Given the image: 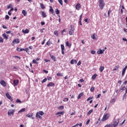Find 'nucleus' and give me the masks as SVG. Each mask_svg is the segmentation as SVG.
<instances>
[{
	"label": "nucleus",
	"instance_id": "nucleus-1",
	"mask_svg": "<svg viewBox=\"0 0 127 127\" xmlns=\"http://www.w3.org/2000/svg\"><path fill=\"white\" fill-rule=\"evenodd\" d=\"M99 6L100 8L102 10L104 8L105 6V2H104V0H99Z\"/></svg>",
	"mask_w": 127,
	"mask_h": 127
},
{
	"label": "nucleus",
	"instance_id": "nucleus-2",
	"mask_svg": "<svg viewBox=\"0 0 127 127\" xmlns=\"http://www.w3.org/2000/svg\"><path fill=\"white\" fill-rule=\"evenodd\" d=\"M109 118H110V114L106 113L103 116V118L102 119V121L105 122V121H107Z\"/></svg>",
	"mask_w": 127,
	"mask_h": 127
},
{
	"label": "nucleus",
	"instance_id": "nucleus-3",
	"mask_svg": "<svg viewBox=\"0 0 127 127\" xmlns=\"http://www.w3.org/2000/svg\"><path fill=\"white\" fill-rule=\"evenodd\" d=\"M15 112V109H10L8 111V116H13L14 115V112Z\"/></svg>",
	"mask_w": 127,
	"mask_h": 127
},
{
	"label": "nucleus",
	"instance_id": "nucleus-4",
	"mask_svg": "<svg viewBox=\"0 0 127 127\" xmlns=\"http://www.w3.org/2000/svg\"><path fill=\"white\" fill-rule=\"evenodd\" d=\"M74 30H75V28H74V26L70 25V29L69 32V35H73Z\"/></svg>",
	"mask_w": 127,
	"mask_h": 127
},
{
	"label": "nucleus",
	"instance_id": "nucleus-5",
	"mask_svg": "<svg viewBox=\"0 0 127 127\" xmlns=\"http://www.w3.org/2000/svg\"><path fill=\"white\" fill-rule=\"evenodd\" d=\"M119 123H120V119H115L114 121L113 127H117L118 125H119Z\"/></svg>",
	"mask_w": 127,
	"mask_h": 127
},
{
	"label": "nucleus",
	"instance_id": "nucleus-6",
	"mask_svg": "<svg viewBox=\"0 0 127 127\" xmlns=\"http://www.w3.org/2000/svg\"><path fill=\"white\" fill-rule=\"evenodd\" d=\"M104 52H105V50L100 49L97 51V53L98 55H100V54H103Z\"/></svg>",
	"mask_w": 127,
	"mask_h": 127
},
{
	"label": "nucleus",
	"instance_id": "nucleus-7",
	"mask_svg": "<svg viewBox=\"0 0 127 127\" xmlns=\"http://www.w3.org/2000/svg\"><path fill=\"white\" fill-rule=\"evenodd\" d=\"M127 66L126 65L122 70V76L123 77L125 76V74H126V71H127Z\"/></svg>",
	"mask_w": 127,
	"mask_h": 127
},
{
	"label": "nucleus",
	"instance_id": "nucleus-8",
	"mask_svg": "<svg viewBox=\"0 0 127 127\" xmlns=\"http://www.w3.org/2000/svg\"><path fill=\"white\" fill-rule=\"evenodd\" d=\"M61 49H62V54L63 55H64L65 53H64V50H65V47L64 46V45H61Z\"/></svg>",
	"mask_w": 127,
	"mask_h": 127
},
{
	"label": "nucleus",
	"instance_id": "nucleus-9",
	"mask_svg": "<svg viewBox=\"0 0 127 127\" xmlns=\"http://www.w3.org/2000/svg\"><path fill=\"white\" fill-rule=\"evenodd\" d=\"M6 97H7V99L10 100V101H12V98L11 96L9 95V93H6Z\"/></svg>",
	"mask_w": 127,
	"mask_h": 127
},
{
	"label": "nucleus",
	"instance_id": "nucleus-10",
	"mask_svg": "<svg viewBox=\"0 0 127 127\" xmlns=\"http://www.w3.org/2000/svg\"><path fill=\"white\" fill-rule=\"evenodd\" d=\"M19 82V80L18 79H15L13 80V83L14 86H17V85H18Z\"/></svg>",
	"mask_w": 127,
	"mask_h": 127
},
{
	"label": "nucleus",
	"instance_id": "nucleus-11",
	"mask_svg": "<svg viewBox=\"0 0 127 127\" xmlns=\"http://www.w3.org/2000/svg\"><path fill=\"white\" fill-rule=\"evenodd\" d=\"M125 90H127V88L124 85H122L120 88V91L124 92V91H125Z\"/></svg>",
	"mask_w": 127,
	"mask_h": 127
},
{
	"label": "nucleus",
	"instance_id": "nucleus-12",
	"mask_svg": "<svg viewBox=\"0 0 127 127\" xmlns=\"http://www.w3.org/2000/svg\"><path fill=\"white\" fill-rule=\"evenodd\" d=\"M81 8V4L80 3H77L76 5H75V8L76 9H77V10H79Z\"/></svg>",
	"mask_w": 127,
	"mask_h": 127
},
{
	"label": "nucleus",
	"instance_id": "nucleus-13",
	"mask_svg": "<svg viewBox=\"0 0 127 127\" xmlns=\"http://www.w3.org/2000/svg\"><path fill=\"white\" fill-rule=\"evenodd\" d=\"M0 83L3 87H5V86H6V83L4 80H1Z\"/></svg>",
	"mask_w": 127,
	"mask_h": 127
},
{
	"label": "nucleus",
	"instance_id": "nucleus-14",
	"mask_svg": "<svg viewBox=\"0 0 127 127\" xmlns=\"http://www.w3.org/2000/svg\"><path fill=\"white\" fill-rule=\"evenodd\" d=\"M2 36L3 37L4 39L7 40L8 39V35H7L5 33H4L2 35Z\"/></svg>",
	"mask_w": 127,
	"mask_h": 127
},
{
	"label": "nucleus",
	"instance_id": "nucleus-15",
	"mask_svg": "<svg viewBox=\"0 0 127 127\" xmlns=\"http://www.w3.org/2000/svg\"><path fill=\"white\" fill-rule=\"evenodd\" d=\"M22 32L24 34H26V33H29V30H28V29H26L25 30H22Z\"/></svg>",
	"mask_w": 127,
	"mask_h": 127
},
{
	"label": "nucleus",
	"instance_id": "nucleus-16",
	"mask_svg": "<svg viewBox=\"0 0 127 127\" xmlns=\"http://www.w3.org/2000/svg\"><path fill=\"white\" fill-rule=\"evenodd\" d=\"M41 13H42V17H43V18H45V17L47 16V15L45 13L44 11H42Z\"/></svg>",
	"mask_w": 127,
	"mask_h": 127
},
{
	"label": "nucleus",
	"instance_id": "nucleus-17",
	"mask_svg": "<svg viewBox=\"0 0 127 127\" xmlns=\"http://www.w3.org/2000/svg\"><path fill=\"white\" fill-rule=\"evenodd\" d=\"M12 43L13 44L16 43L17 44L18 43H19V39H14V40L12 41Z\"/></svg>",
	"mask_w": 127,
	"mask_h": 127
},
{
	"label": "nucleus",
	"instance_id": "nucleus-18",
	"mask_svg": "<svg viewBox=\"0 0 127 127\" xmlns=\"http://www.w3.org/2000/svg\"><path fill=\"white\" fill-rule=\"evenodd\" d=\"M65 45H66V46H67L69 48H71V46L72 45L71 44H70L68 41H67L65 43Z\"/></svg>",
	"mask_w": 127,
	"mask_h": 127
},
{
	"label": "nucleus",
	"instance_id": "nucleus-19",
	"mask_svg": "<svg viewBox=\"0 0 127 127\" xmlns=\"http://www.w3.org/2000/svg\"><path fill=\"white\" fill-rule=\"evenodd\" d=\"M53 86H55V84L53 82H50L47 84V87H53Z\"/></svg>",
	"mask_w": 127,
	"mask_h": 127
},
{
	"label": "nucleus",
	"instance_id": "nucleus-20",
	"mask_svg": "<svg viewBox=\"0 0 127 127\" xmlns=\"http://www.w3.org/2000/svg\"><path fill=\"white\" fill-rule=\"evenodd\" d=\"M33 116V113H29L26 115V117H27L28 118H32V119Z\"/></svg>",
	"mask_w": 127,
	"mask_h": 127
},
{
	"label": "nucleus",
	"instance_id": "nucleus-21",
	"mask_svg": "<svg viewBox=\"0 0 127 127\" xmlns=\"http://www.w3.org/2000/svg\"><path fill=\"white\" fill-rule=\"evenodd\" d=\"M71 64H77V61L76 60H71L70 61Z\"/></svg>",
	"mask_w": 127,
	"mask_h": 127
},
{
	"label": "nucleus",
	"instance_id": "nucleus-22",
	"mask_svg": "<svg viewBox=\"0 0 127 127\" xmlns=\"http://www.w3.org/2000/svg\"><path fill=\"white\" fill-rule=\"evenodd\" d=\"M84 95V93L81 92V93H80L78 96H77V99L79 100V99H81V97H82V96H83Z\"/></svg>",
	"mask_w": 127,
	"mask_h": 127
},
{
	"label": "nucleus",
	"instance_id": "nucleus-23",
	"mask_svg": "<svg viewBox=\"0 0 127 127\" xmlns=\"http://www.w3.org/2000/svg\"><path fill=\"white\" fill-rule=\"evenodd\" d=\"M105 69V67L104 66H100L99 68V71L100 72H102L103 71H104Z\"/></svg>",
	"mask_w": 127,
	"mask_h": 127
},
{
	"label": "nucleus",
	"instance_id": "nucleus-24",
	"mask_svg": "<svg viewBox=\"0 0 127 127\" xmlns=\"http://www.w3.org/2000/svg\"><path fill=\"white\" fill-rule=\"evenodd\" d=\"M50 57L53 61L54 62L56 61V58L54 57V56L50 55Z\"/></svg>",
	"mask_w": 127,
	"mask_h": 127
},
{
	"label": "nucleus",
	"instance_id": "nucleus-25",
	"mask_svg": "<svg viewBox=\"0 0 127 127\" xmlns=\"http://www.w3.org/2000/svg\"><path fill=\"white\" fill-rule=\"evenodd\" d=\"M119 68H120V65H116L113 71H117V70H119Z\"/></svg>",
	"mask_w": 127,
	"mask_h": 127
},
{
	"label": "nucleus",
	"instance_id": "nucleus-26",
	"mask_svg": "<svg viewBox=\"0 0 127 127\" xmlns=\"http://www.w3.org/2000/svg\"><path fill=\"white\" fill-rule=\"evenodd\" d=\"M50 11L52 13V14H53L54 13V10H53V8H52V6H50Z\"/></svg>",
	"mask_w": 127,
	"mask_h": 127
},
{
	"label": "nucleus",
	"instance_id": "nucleus-27",
	"mask_svg": "<svg viewBox=\"0 0 127 127\" xmlns=\"http://www.w3.org/2000/svg\"><path fill=\"white\" fill-rule=\"evenodd\" d=\"M22 13L24 16H26V14H27V12H26V11H25V10H23L22 11Z\"/></svg>",
	"mask_w": 127,
	"mask_h": 127
},
{
	"label": "nucleus",
	"instance_id": "nucleus-28",
	"mask_svg": "<svg viewBox=\"0 0 127 127\" xmlns=\"http://www.w3.org/2000/svg\"><path fill=\"white\" fill-rule=\"evenodd\" d=\"M40 5L42 9H44V8H45V6L43 3H40Z\"/></svg>",
	"mask_w": 127,
	"mask_h": 127
},
{
	"label": "nucleus",
	"instance_id": "nucleus-29",
	"mask_svg": "<svg viewBox=\"0 0 127 127\" xmlns=\"http://www.w3.org/2000/svg\"><path fill=\"white\" fill-rule=\"evenodd\" d=\"M52 44V42L50 41V39L47 42V45L50 46V45Z\"/></svg>",
	"mask_w": 127,
	"mask_h": 127
},
{
	"label": "nucleus",
	"instance_id": "nucleus-30",
	"mask_svg": "<svg viewBox=\"0 0 127 127\" xmlns=\"http://www.w3.org/2000/svg\"><path fill=\"white\" fill-rule=\"evenodd\" d=\"M17 51H19V52H21V51H24V49H20L19 48H17L16 49Z\"/></svg>",
	"mask_w": 127,
	"mask_h": 127
},
{
	"label": "nucleus",
	"instance_id": "nucleus-31",
	"mask_svg": "<svg viewBox=\"0 0 127 127\" xmlns=\"http://www.w3.org/2000/svg\"><path fill=\"white\" fill-rule=\"evenodd\" d=\"M59 115H64V112H58L56 114V116H58Z\"/></svg>",
	"mask_w": 127,
	"mask_h": 127
},
{
	"label": "nucleus",
	"instance_id": "nucleus-32",
	"mask_svg": "<svg viewBox=\"0 0 127 127\" xmlns=\"http://www.w3.org/2000/svg\"><path fill=\"white\" fill-rule=\"evenodd\" d=\"M23 112H25V108H23V109H21L20 110H19L18 111V113L19 114V113H23Z\"/></svg>",
	"mask_w": 127,
	"mask_h": 127
},
{
	"label": "nucleus",
	"instance_id": "nucleus-33",
	"mask_svg": "<svg viewBox=\"0 0 127 127\" xmlns=\"http://www.w3.org/2000/svg\"><path fill=\"white\" fill-rule=\"evenodd\" d=\"M93 109H91L89 111H88V112L87 113V116H89V115H91V114H92V113H93Z\"/></svg>",
	"mask_w": 127,
	"mask_h": 127
},
{
	"label": "nucleus",
	"instance_id": "nucleus-34",
	"mask_svg": "<svg viewBox=\"0 0 127 127\" xmlns=\"http://www.w3.org/2000/svg\"><path fill=\"white\" fill-rule=\"evenodd\" d=\"M56 14H59L60 13V11L58 9V8H56L55 9Z\"/></svg>",
	"mask_w": 127,
	"mask_h": 127
},
{
	"label": "nucleus",
	"instance_id": "nucleus-35",
	"mask_svg": "<svg viewBox=\"0 0 127 127\" xmlns=\"http://www.w3.org/2000/svg\"><path fill=\"white\" fill-rule=\"evenodd\" d=\"M39 115H40V116H43V115H44V112H43V111H39L38 112H37Z\"/></svg>",
	"mask_w": 127,
	"mask_h": 127
},
{
	"label": "nucleus",
	"instance_id": "nucleus-36",
	"mask_svg": "<svg viewBox=\"0 0 127 127\" xmlns=\"http://www.w3.org/2000/svg\"><path fill=\"white\" fill-rule=\"evenodd\" d=\"M57 76H60L61 77H63V74L58 72L57 73Z\"/></svg>",
	"mask_w": 127,
	"mask_h": 127
},
{
	"label": "nucleus",
	"instance_id": "nucleus-37",
	"mask_svg": "<svg viewBox=\"0 0 127 127\" xmlns=\"http://www.w3.org/2000/svg\"><path fill=\"white\" fill-rule=\"evenodd\" d=\"M91 38H92V39L96 40V36L95 34L91 35Z\"/></svg>",
	"mask_w": 127,
	"mask_h": 127
},
{
	"label": "nucleus",
	"instance_id": "nucleus-38",
	"mask_svg": "<svg viewBox=\"0 0 127 127\" xmlns=\"http://www.w3.org/2000/svg\"><path fill=\"white\" fill-rule=\"evenodd\" d=\"M59 3H60L61 5H63V0H58Z\"/></svg>",
	"mask_w": 127,
	"mask_h": 127
},
{
	"label": "nucleus",
	"instance_id": "nucleus-39",
	"mask_svg": "<svg viewBox=\"0 0 127 127\" xmlns=\"http://www.w3.org/2000/svg\"><path fill=\"white\" fill-rule=\"evenodd\" d=\"M64 32H66V29H64L62 32V35H65V34H64Z\"/></svg>",
	"mask_w": 127,
	"mask_h": 127
},
{
	"label": "nucleus",
	"instance_id": "nucleus-40",
	"mask_svg": "<svg viewBox=\"0 0 127 127\" xmlns=\"http://www.w3.org/2000/svg\"><path fill=\"white\" fill-rule=\"evenodd\" d=\"M96 77H97V74H94L92 76V79H93V80H95V79H96Z\"/></svg>",
	"mask_w": 127,
	"mask_h": 127
},
{
	"label": "nucleus",
	"instance_id": "nucleus-41",
	"mask_svg": "<svg viewBox=\"0 0 127 127\" xmlns=\"http://www.w3.org/2000/svg\"><path fill=\"white\" fill-rule=\"evenodd\" d=\"M54 34H55V35H56V36H58V31L55 30V31H54Z\"/></svg>",
	"mask_w": 127,
	"mask_h": 127
},
{
	"label": "nucleus",
	"instance_id": "nucleus-42",
	"mask_svg": "<svg viewBox=\"0 0 127 127\" xmlns=\"http://www.w3.org/2000/svg\"><path fill=\"white\" fill-rule=\"evenodd\" d=\"M36 118H39V119H40L41 118V116L39 115V114L38 113V112L36 114Z\"/></svg>",
	"mask_w": 127,
	"mask_h": 127
},
{
	"label": "nucleus",
	"instance_id": "nucleus-43",
	"mask_svg": "<svg viewBox=\"0 0 127 127\" xmlns=\"http://www.w3.org/2000/svg\"><path fill=\"white\" fill-rule=\"evenodd\" d=\"M83 16V14H81L80 16H79V22H81L82 21V17Z\"/></svg>",
	"mask_w": 127,
	"mask_h": 127
},
{
	"label": "nucleus",
	"instance_id": "nucleus-44",
	"mask_svg": "<svg viewBox=\"0 0 127 127\" xmlns=\"http://www.w3.org/2000/svg\"><path fill=\"white\" fill-rule=\"evenodd\" d=\"M12 4H10L7 7V8L8 9H9V8H12Z\"/></svg>",
	"mask_w": 127,
	"mask_h": 127
},
{
	"label": "nucleus",
	"instance_id": "nucleus-45",
	"mask_svg": "<svg viewBox=\"0 0 127 127\" xmlns=\"http://www.w3.org/2000/svg\"><path fill=\"white\" fill-rule=\"evenodd\" d=\"M24 51H26L28 54H29V49H28V48H26L25 49H24Z\"/></svg>",
	"mask_w": 127,
	"mask_h": 127
},
{
	"label": "nucleus",
	"instance_id": "nucleus-46",
	"mask_svg": "<svg viewBox=\"0 0 127 127\" xmlns=\"http://www.w3.org/2000/svg\"><path fill=\"white\" fill-rule=\"evenodd\" d=\"M3 42V39L2 37H0V43H2Z\"/></svg>",
	"mask_w": 127,
	"mask_h": 127
},
{
	"label": "nucleus",
	"instance_id": "nucleus-47",
	"mask_svg": "<svg viewBox=\"0 0 127 127\" xmlns=\"http://www.w3.org/2000/svg\"><path fill=\"white\" fill-rule=\"evenodd\" d=\"M104 127H113V124L107 125L105 126Z\"/></svg>",
	"mask_w": 127,
	"mask_h": 127
},
{
	"label": "nucleus",
	"instance_id": "nucleus-48",
	"mask_svg": "<svg viewBox=\"0 0 127 127\" xmlns=\"http://www.w3.org/2000/svg\"><path fill=\"white\" fill-rule=\"evenodd\" d=\"M94 91H95V87H92L90 88V91H91V92H94Z\"/></svg>",
	"mask_w": 127,
	"mask_h": 127
},
{
	"label": "nucleus",
	"instance_id": "nucleus-49",
	"mask_svg": "<svg viewBox=\"0 0 127 127\" xmlns=\"http://www.w3.org/2000/svg\"><path fill=\"white\" fill-rule=\"evenodd\" d=\"M46 81H47V78H45V79H44L42 81V84H43V83H45V82H46Z\"/></svg>",
	"mask_w": 127,
	"mask_h": 127
},
{
	"label": "nucleus",
	"instance_id": "nucleus-50",
	"mask_svg": "<svg viewBox=\"0 0 127 127\" xmlns=\"http://www.w3.org/2000/svg\"><path fill=\"white\" fill-rule=\"evenodd\" d=\"M69 100V99L67 98H64V99L63 100V102H68Z\"/></svg>",
	"mask_w": 127,
	"mask_h": 127
},
{
	"label": "nucleus",
	"instance_id": "nucleus-51",
	"mask_svg": "<svg viewBox=\"0 0 127 127\" xmlns=\"http://www.w3.org/2000/svg\"><path fill=\"white\" fill-rule=\"evenodd\" d=\"M5 19H6V20L9 19V16H8V15H6L5 17Z\"/></svg>",
	"mask_w": 127,
	"mask_h": 127
},
{
	"label": "nucleus",
	"instance_id": "nucleus-52",
	"mask_svg": "<svg viewBox=\"0 0 127 127\" xmlns=\"http://www.w3.org/2000/svg\"><path fill=\"white\" fill-rule=\"evenodd\" d=\"M115 102H116V99L115 98L112 99L110 101L111 103H115Z\"/></svg>",
	"mask_w": 127,
	"mask_h": 127
},
{
	"label": "nucleus",
	"instance_id": "nucleus-53",
	"mask_svg": "<svg viewBox=\"0 0 127 127\" xmlns=\"http://www.w3.org/2000/svg\"><path fill=\"white\" fill-rule=\"evenodd\" d=\"M32 63H33V64H38V63L36 62V60H33L32 61Z\"/></svg>",
	"mask_w": 127,
	"mask_h": 127
},
{
	"label": "nucleus",
	"instance_id": "nucleus-54",
	"mask_svg": "<svg viewBox=\"0 0 127 127\" xmlns=\"http://www.w3.org/2000/svg\"><path fill=\"white\" fill-rule=\"evenodd\" d=\"M63 109H64V106H61L59 107V110H63Z\"/></svg>",
	"mask_w": 127,
	"mask_h": 127
},
{
	"label": "nucleus",
	"instance_id": "nucleus-55",
	"mask_svg": "<svg viewBox=\"0 0 127 127\" xmlns=\"http://www.w3.org/2000/svg\"><path fill=\"white\" fill-rule=\"evenodd\" d=\"M48 81H52V77L50 76V77H48Z\"/></svg>",
	"mask_w": 127,
	"mask_h": 127
},
{
	"label": "nucleus",
	"instance_id": "nucleus-56",
	"mask_svg": "<svg viewBox=\"0 0 127 127\" xmlns=\"http://www.w3.org/2000/svg\"><path fill=\"white\" fill-rule=\"evenodd\" d=\"M2 26L4 29H7V27L6 26H5L4 25H2Z\"/></svg>",
	"mask_w": 127,
	"mask_h": 127
},
{
	"label": "nucleus",
	"instance_id": "nucleus-57",
	"mask_svg": "<svg viewBox=\"0 0 127 127\" xmlns=\"http://www.w3.org/2000/svg\"><path fill=\"white\" fill-rule=\"evenodd\" d=\"M16 103H19V104H20L21 103V101L19 99H17Z\"/></svg>",
	"mask_w": 127,
	"mask_h": 127
},
{
	"label": "nucleus",
	"instance_id": "nucleus-58",
	"mask_svg": "<svg viewBox=\"0 0 127 127\" xmlns=\"http://www.w3.org/2000/svg\"><path fill=\"white\" fill-rule=\"evenodd\" d=\"M81 63H82L81 62V61H79L77 64V66H80V65H81Z\"/></svg>",
	"mask_w": 127,
	"mask_h": 127
},
{
	"label": "nucleus",
	"instance_id": "nucleus-59",
	"mask_svg": "<svg viewBox=\"0 0 127 127\" xmlns=\"http://www.w3.org/2000/svg\"><path fill=\"white\" fill-rule=\"evenodd\" d=\"M111 12H112V10H111V9H109V10L108 11V16H110V14Z\"/></svg>",
	"mask_w": 127,
	"mask_h": 127
},
{
	"label": "nucleus",
	"instance_id": "nucleus-60",
	"mask_svg": "<svg viewBox=\"0 0 127 127\" xmlns=\"http://www.w3.org/2000/svg\"><path fill=\"white\" fill-rule=\"evenodd\" d=\"M101 94H98V95L96 96V99H99V98H100V97H101Z\"/></svg>",
	"mask_w": 127,
	"mask_h": 127
},
{
	"label": "nucleus",
	"instance_id": "nucleus-61",
	"mask_svg": "<svg viewBox=\"0 0 127 127\" xmlns=\"http://www.w3.org/2000/svg\"><path fill=\"white\" fill-rule=\"evenodd\" d=\"M75 114H76V112L74 111L73 112H72L70 114V116H74V115H75Z\"/></svg>",
	"mask_w": 127,
	"mask_h": 127
},
{
	"label": "nucleus",
	"instance_id": "nucleus-62",
	"mask_svg": "<svg viewBox=\"0 0 127 127\" xmlns=\"http://www.w3.org/2000/svg\"><path fill=\"white\" fill-rule=\"evenodd\" d=\"M90 119L88 120L86 122V125H89V124H90Z\"/></svg>",
	"mask_w": 127,
	"mask_h": 127
},
{
	"label": "nucleus",
	"instance_id": "nucleus-63",
	"mask_svg": "<svg viewBox=\"0 0 127 127\" xmlns=\"http://www.w3.org/2000/svg\"><path fill=\"white\" fill-rule=\"evenodd\" d=\"M91 54H95L96 51H91Z\"/></svg>",
	"mask_w": 127,
	"mask_h": 127
},
{
	"label": "nucleus",
	"instance_id": "nucleus-64",
	"mask_svg": "<svg viewBox=\"0 0 127 127\" xmlns=\"http://www.w3.org/2000/svg\"><path fill=\"white\" fill-rule=\"evenodd\" d=\"M92 99L93 97H90L87 99V101H90V100H92Z\"/></svg>",
	"mask_w": 127,
	"mask_h": 127
}]
</instances>
